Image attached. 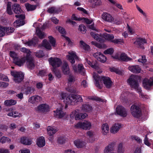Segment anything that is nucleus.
Wrapping results in <instances>:
<instances>
[{"label": "nucleus", "mask_w": 153, "mask_h": 153, "mask_svg": "<svg viewBox=\"0 0 153 153\" xmlns=\"http://www.w3.org/2000/svg\"><path fill=\"white\" fill-rule=\"evenodd\" d=\"M138 77L136 75H131L127 80L128 83L130 85L132 88H134L139 93L142 99L145 100L148 98V96L145 95L142 93L141 88L138 85L137 82Z\"/></svg>", "instance_id": "f257e3e1"}, {"label": "nucleus", "mask_w": 153, "mask_h": 153, "mask_svg": "<svg viewBox=\"0 0 153 153\" xmlns=\"http://www.w3.org/2000/svg\"><path fill=\"white\" fill-rule=\"evenodd\" d=\"M93 77L95 79V83L97 87L100 88V85L102 83V81L104 85L106 88H111L112 82L109 77L105 76L100 77L95 73H94Z\"/></svg>", "instance_id": "f03ea898"}, {"label": "nucleus", "mask_w": 153, "mask_h": 153, "mask_svg": "<svg viewBox=\"0 0 153 153\" xmlns=\"http://www.w3.org/2000/svg\"><path fill=\"white\" fill-rule=\"evenodd\" d=\"M74 94L68 95L64 93H60L58 96V98L59 100H63L64 102L66 104L65 105V108L67 107V105L71 104L73 105Z\"/></svg>", "instance_id": "7ed1b4c3"}, {"label": "nucleus", "mask_w": 153, "mask_h": 153, "mask_svg": "<svg viewBox=\"0 0 153 153\" xmlns=\"http://www.w3.org/2000/svg\"><path fill=\"white\" fill-rule=\"evenodd\" d=\"M48 61L52 67L51 70L53 72L55 71L56 68L59 67L62 63L60 59L56 57L50 58L48 59Z\"/></svg>", "instance_id": "20e7f679"}, {"label": "nucleus", "mask_w": 153, "mask_h": 153, "mask_svg": "<svg viewBox=\"0 0 153 153\" xmlns=\"http://www.w3.org/2000/svg\"><path fill=\"white\" fill-rule=\"evenodd\" d=\"M10 57L13 59L14 62L18 66H21L25 63V59L19 58L17 54L14 51H10Z\"/></svg>", "instance_id": "39448f33"}, {"label": "nucleus", "mask_w": 153, "mask_h": 153, "mask_svg": "<svg viewBox=\"0 0 153 153\" xmlns=\"http://www.w3.org/2000/svg\"><path fill=\"white\" fill-rule=\"evenodd\" d=\"M76 128H80L85 130H88L91 127V123L87 120H84L82 122L77 123L75 126Z\"/></svg>", "instance_id": "423d86ee"}, {"label": "nucleus", "mask_w": 153, "mask_h": 153, "mask_svg": "<svg viewBox=\"0 0 153 153\" xmlns=\"http://www.w3.org/2000/svg\"><path fill=\"white\" fill-rule=\"evenodd\" d=\"M11 74L14 77L13 80L16 83L20 82L23 79L24 75L22 72L13 71L11 72Z\"/></svg>", "instance_id": "0eeeda50"}, {"label": "nucleus", "mask_w": 153, "mask_h": 153, "mask_svg": "<svg viewBox=\"0 0 153 153\" xmlns=\"http://www.w3.org/2000/svg\"><path fill=\"white\" fill-rule=\"evenodd\" d=\"M131 111L132 115L136 118L139 117L141 115V112L138 105H133L131 108Z\"/></svg>", "instance_id": "6e6552de"}, {"label": "nucleus", "mask_w": 153, "mask_h": 153, "mask_svg": "<svg viewBox=\"0 0 153 153\" xmlns=\"http://www.w3.org/2000/svg\"><path fill=\"white\" fill-rule=\"evenodd\" d=\"M15 16L19 18V19L16 20L14 23L13 24L15 27H17L24 25V19L25 18V14L16 15Z\"/></svg>", "instance_id": "1a4fd4ad"}, {"label": "nucleus", "mask_w": 153, "mask_h": 153, "mask_svg": "<svg viewBox=\"0 0 153 153\" xmlns=\"http://www.w3.org/2000/svg\"><path fill=\"white\" fill-rule=\"evenodd\" d=\"M35 110L36 111L41 112H47L49 111L50 107L47 104H42L36 107L35 108Z\"/></svg>", "instance_id": "9d476101"}, {"label": "nucleus", "mask_w": 153, "mask_h": 153, "mask_svg": "<svg viewBox=\"0 0 153 153\" xmlns=\"http://www.w3.org/2000/svg\"><path fill=\"white\" fill-rule=\"evenodd\" d=\"M116 111L117 114L123 117H126L127 115V111L122 106H117L116 108Z\"/></svg>", "instance_id": "9b49d317"}, {"label": "nucleus", "mask_w": 153, "mask_h": 153, "mask_svg": "<svg viewBox=\"0 0 153 153\" xmlns=\"http://www.w3.org/2000/svg\"><path fill=\"white\" fill-rule=\"evenodd\" d=\"M68 53V55L66 56L67 59L72 64H73L75 62V59H78V57L74 51H70Z\"/></svg>", "instance_id": "f8f14e48"}, {"label": "nucleus", "mask_w": 153, "mask_h": 153, "mask_svg": "<svg viewBox=\"0 0 153 153\" xmlns=\"http://www.w3.org/2000/svg\"><path fill=\"white\" fill-rule=\"evenodd\" d=\"M143 85L145 89H149L153 85V78H150L149 79H145L143 81Z\"/></svg>", "instance_id": "ddd939ff"}, {"label": "nucleus", "mask_w": 153, "mask_h": 153, "mask_svg": "<svg viewBox=\"0 0 153 153\" xmlns=\"http://www.w3.org/2000/svg\"><path fill=\"white\" fill-rule=\"evenodd\" d=\"M147 41L145 39L141 37L138 38L136 41L134 42V44L137 47L143 48V45L144 44L146 43Z\"/></svg>", "instance_id": "4468645a"}, {"label": "nucleus", "mask_w": 153, "mask_h": 153, "mask_svg": "<svg viewBox=\"0 0 153 153\" xmlns=\"http://www.w3.org/2000/svg\"><path fill=\"white\" fill-rule=\"evenodd\" d=\"M94 56L101 62L104 63L106 61V57L100 52H97L94 53Z\"/></svg>", "instance_id": "2eb2a0df"}, {"label": "nucleus", "mask_w": 153, "mask_h": 153, "mask_svg": "<svg viewBox=\"0 0 153 153\" xmlns=\"http://www.w3.org/2000/svg\"><path fill=\"white\" fill-rule=\"evenodd\" d=\"M74 71L76 72H79L82 75H84L85 70L82 64H79L77 68L76 66L73 65Z\"/></svg>", "instance_id": "dca6fc26"}, {"label": "nucleus", "mask_w": 153, "mask_h": 153, "mask_svg": "<svg viewBox=\"0 0 153 153\" xmlns=\"http://www.w3.org/2000/svg\"><path fill=\"white\" fill-rule=\"evenodd\" d=\"M86 63L90 65L92 68L95 69L97 72L99 74L101 73L102 71L101 69L98 66L97 64L95 62H91L88 59H86Z\"/></svg>", "instance_id": "f3484780"}, {"label": "nucleus", "mask_w": 153, "mask_h": 153, "mask_svg": "<svg viewBox=\"0 0 153 153\" xmlns=\"http://www.w3.org/2000/svg\"><path fill=\"white\" fill-rule=\"evenodd\" d=\"M102 19L106 22H112L114 21V18L109 14L106 13H103L102 15Z\"/></svg>", "instance_id": "a211bd4d"}, {"label": "nucleus", "mask_w": 153, "mask_h": 153, "mask_svg": "<svg viewBox=\"0 0 153 153\" xmlns=\"http://www.w3.org/2000/svg\"><path fill=\"white\" fill-rule=\"evenodd\" d=\"M63 106L61 105L60 108H57L56 111H54V115L56 117L61 118L62 117L65 115V113L62 111Z\"/></svg>", "instance_id": "6ab92c4d"}, {"label": "nucleus", "mask_w": 153, "mask_h": 153, "mask_svg": "<svg viewBox=\"0 0 153 153\" xmlns=\"http://www.w3.org/2000/svg\"><path fill=\"white\" fill-rule=\"evenodd\" d=\"M114 143H112L109 144L105 148L104 153H116L113 152L115 149Z\"/></svg>", "instance_id": "aec40b11"}, {"label": "nucleus", "mask_w": 153, "mask_h": 153, "mask_svg": "<svg viewBox=\"0 0 153 153\" xmlns=\"http://www.w3.org/2000/svg\"><path fill=\"white\" fill-rule=\"evenodd\" d=\"M13 9L14 12L17 14V15L25 14L24 11L21 9L20 5L19 4H15L13 6Z\"/></svg>", "instance_id": "412c9836"}, {"label": "nucleus", "mask_w": 153, "mask_h": 153, "mask_svg": "<svg viewBox=\"0 0 153 153\" xmlns=\"http://www.w3.org/2000/svg\"><path fill=\"white\" fill-rule=\"evenodd\" d=\"M26 60L27 61L26 64L27 68L30 70L33 69L35 66L33 59L30 57Z\"/></svg>", "instance_id": "4be33fe9"}, {"label": "nucleus", "mask_w": 153, "mask_h": 153, "mask_svg": "<svg viewBox=\"0 0 153 153\" xmlns=\"http://www.w3.org/2000/svg\"><path fill=\"white\" fill-rule=\"evenodd\" d=\"M74 145L77 148H82L84 147L86 143L80 139H77L74 141Z\"/></svg>", "instance_id": "5701e85b"}, {"label": "nucleus", "mask_w": 153, "mask_h": 153, "mask_svg": "<svg viewBox=\"0 0 153 153\" xmlns=\"http://www.w3.org/2000/svg\"><path fill=\"white\" fill-rule=\"evenodd\" d=\"M41 97L38 95H35L30 97L28 102L32 104H35L41 100Z\"/></svg>", "instance_id": "b1692460"}, {"label": "nucleus", "mask_w": 153, "mask_h": 153, "mask_svg": "<svg viewBox=\"0 0 153 153\" xmlns=\"http://www.w3.org/2000/svg\"><path fill=\"white\" fill-rule=\"evenodd\" d=\"M20 50L21 52L23 53L25 55V56H24L23 57H21V58H25V62L26 59L30 57L31 54V52L29 50L24 47L21 48Z\"/></svg>", "instance_id": "393cba45"}, {"label": "nucleus", "mask_w": 153, "mask_h": 153, "mask_svg": "<svg viewBox=\"0 0 153 153\" xmlns=\"http://www.w3.org/2000/svg\"><path fill=\"white\" fill-rule=\"evenodd\" d=\"M36 144L39 147H42L45 146V141L44 137L41 136L38 138L36 140Z\"/></svg>", "instance_id": "a878e982"}, {"label": "nucleus", "mask_w": 153, "mask_h": 153, "mask_svg": "<svg viewBox=\"0 0 153 153\" xmlns=\"http://www.w3.org/2000/svg\"><path fill=\"white\" fill-rule=\"evenodd\" d=\"M8 111L11 112H9L7 115L9 116L12 117H13L16 118L17 117H20L22 116V114L17 111H13V109L11 108L8 109Z\"/></svg>", "instance_id": "bb28decb"}, {"label": "nucleus", "mask_w": 153, "mask_h": 153, "mask_svg": "<svg viewBox=\"0 0 153 153\" xmlns=\"http://www.w3.org/2000/svg\"><path fill=\"white\" fill-rule=\"evenodd\" d=\"M14 30L13 28L10 27H4L0 26V31H2L4 33L3 36L6 33L7 34L13 33Z\"/></svg>", "instance_id": "cd10ccee"}, {"label": "nucleus", "mask_w": 153, "mask_h": 153, "mask_svg": "<svg viewBox=\"0 0 153 153\" xmlns=\"http://www.w3.org/2000/svg\"><path fill=\"white\" fill-rule=\"evenodd\" d=\"M56 29L58 30L62 34V35L64 37L65 39L67 41L68 44L71 43V41L70 39L68 37L65 36L64 35L65 34V29L62 27H60L59 26L57 27H56Z\"/></svg>", "instance_id": "c85d7f7f"}, {"label": "nucleus", "mask_w": 153, "mask_h": 153, "mask_svg": "<svg viewBox=\"0 0 153 153\" xmlns=\"http://www.w3.org/2000/svg\"><path fill=\"white\" fill-rule=\"evenodd\" d=\"M121 127V125L119 123L115 124L113 125L110 129V132L112 133H117Z\"/></svg>", "instance_id": "c756f323"}, {"label": "nucleus", "mask_w": 153, "mask_h": 153, "mask_svg": "<svg viewBox=\"0 0 153 153\" xmlns=\"http://www.w3.org/2000/svg\"><path fill=\"white\" fill-rule=\"evenodd\" d=\"M129 70L134 73H138L140 71V68L137 65L130 66L128 68Z\"/></svg>", "instance_id": "7c9ffc66"}, {"label": "nucleus", "mask_w": 153, "mask_h": 153, "mask_svg": "<svg viewBox=\"0 0 153 153\" xmlns=\"http://www.w3.org/2000/svg\"><path fill=\"white\" fill-rule=\"evenodd\" d=\"M103 36L106 40L112 42H113L114 39V38L113 34H109L107 33H104Z\"/></svg>", "instance_id": "2f4dec72"}, {"label": "nucleus", "mask_w": 153, "mask_h": 153, "mask_svg": "<svg viewBox=\"0 0 153 153\" xmlns=\"http://www.w3.org/2000/svg\"><path fill=\"white\" fill-rule=\"evenodd\" d=\"M56 131L57 130L54 127L49 126L47 128V134L50 136H53Z\"/></svg>", "instance_id": "473e14b6"}, {"label": "nucleus", "mask_w": 153, "mask_h": 153, "mask_svg": "<svg viewBox=\"0 0 153 153\" xmlns=\"http://www.w3.org/2000/svg\"><path fill=\"white\" fill-rule=\"evenodd\" d=\"M62 71L65 74H69L70 73L69 68L68 64L64 62L62 67Z\"/></svg>", "instance_id": "72a5a7b5"}, {"label": "nucleus", "mask_w": 153, "mask_h": 153, "mask_svg": "<svg viewBox=\"0 0 153 153\" xmlns=\"http://www.w3.org/2000/svg\"><path fill=\"white\" fill-rule=\"evenodd\" d=\"M88 1L94 7L99 6L102 4L100 0H88Z\"/></svg>", "instance_id": "f704fd0d"}, {"label": "nucleus", "mask_w": 153, "mask_h": 153, "mask_svg": "<svg viewBox=\"0 0 153 153\" xmlns=\"http://www.w3.org/2000/svg\"><path fill=\"white\" fill-rule=\"evenodd\" d=\"M73 97V105H74L77 103L81 102L82 101V99L80 95H74Z\"/></svg>", "instance_id": "c9c22d12"}, {"label": "nucleus", "mask_w": 153, "mask_h": 153, "mask_svg": "<svg viewBox=\"0 0 153 153\" xmlns=\"http://www.w3.org/2000/svg\"><path fill=\"white\" fill-rule=\"evenodd\" d=\"M109 128L107 124H104L102 126V132L104 135L107 134L108 132Z\"/></svg>", "instance_id": "e433bc0d"}, {"label": "nucleus", "mask_w": 153, "mask_h": 153, "mask_svg": "<svg viewBox=\"0 0 153 153\" xmlns=\"http://www.w3.org/2000/svg\"><path fill=\"white\" fill-rule=\"evenodd\" d=\"M21 143L24 144L30 145L32 143V141L26 137H22L21 138Z\"/></svg>", "instance_id": "4c0bfd02"}, {"label": "nucleus", "mask_w": 153, "mask_h": 153, "mask_svg": "<svg viewBox=\"0 0 153 153\" xmlns=\"http://www.w3.org/2000/svg\"><path fill=\"white\" fill-rule=\"evenodd\" d=\"M120 59L123 61L127 62L131 60V58L127 56L125 53H122L120 55Z\"/></svg>", "instance_id": "58836bf2"}, {"label": "nucleus", "mask_w": 153, "mask_h": 153, "mask_svg": "<svg viewBox=\"0 0 153 153\" xmlns=\"http://www.w3.org/2000/svg\"><path fill=\"white\" fill-rule=\"evenodd\" d=\"M82 109L83 111L88 112L91 111L92 108L89 104L86 103L82 105Z\"/></svg>", "instance_id": "ea45409f"}, {"label": "nucleus", "mask_w": 153, "mask_h": 153, "mask_svg": "<svg viewBox=\"0 0 153 153\" xmlns=\"http://www.w3.org/2000/svg\"><path fill=\"white\" fill-rule=\"evenodd\" d=\"M4 103L7 106L14 105L16 103V101L13 100H7L5 101Z\"/></svg>", "instance_id": "a19ab883"}, {"label": "nucleus", "mask_w": 153, "mask_h": 153, "mask_svg": "<svg viewBox=\"0 0 153 153\" xmlns=\"http://www.w3.org/2000/svg\"><path fill=\"white\" fill-rule=\"evenodd\" d=\"M87 135L89 137L88 139L89 142L92 143L94 140V134L93 132L91 131H88Z\"/></svg>", "instance_id": "79ce46f5"}, {"label": "nucleus", "mask_w": 153, "mask_h": 153, "mask_svg": "<svg viewBox=\"0 0 153 153\" xmlns=\"http://www.w3.org/2000/svg\"><path fill=\"white\" fill-rule=\"evenodd\" d=\"M80 46L81 48L85 51H88L90 49L89 46L82 40L80 41Z\"/></svg>", "instance_id": "37998d69"}, {"label": "nucleus", "mask_w": 153, "mask_h": 153, "mask_svg": "<svg viewBox=\"0 0 153 153\" xmlns=\"http://www.w3.org/2000/svg\"><path fill=\"white\" fill-rule=\"evenodd\" d=\"M11 141L10 139L4 136L1 137L0 139V142L2 144H4L6 143H10Z\"/></svg>", "instance_id": "c03bdc74"}, {"label": "nucleus", "mask_w": 153, "mask_h": 153, "mask_svg": "<svg viewBox=\"0 0 153 153\" xmlns=\"http://www.w3.org/2000/svg\"><path fill=\"white\" fill-rule=\"evenodd\" d=\"M36 33L39 38L41 39L44 38L45 36L44 33L41 31L39 27H38L36 28Z\"/></svg>", "instance_id": "a18cd8bd"}, {"label": "nucleus", "mask_w": 153, "mask_h": 153, "mask_svg": "<svg viewBox=\"0 0 153 153\" xmlns=\"http://www.w3.org/2000/svg\"><path fill=\"white\" fill-rule=\"evenodd\" d=\"M136 8L138 11L145 18H146L147 16L146 13L137 5H136Z\"/></svg>", "instance_id": "49530a36"}, {"label": "nucleus", "mask_w": 153, "mask_h": 153, "mask_svg": "<svg viewBox=\"0 0 153 153\" xmlns=\"http://www.w3.org/2000/svg\"><path fill=\"white\" fill-rule=\"evenodd\" d=\"M38 42L37 39L36 37L33 38L32 40L30 41L27 43L28 46H34Z\"/></svg>", "instance_id": "de8ad7c7"}, {"label": "nucleus", "mask_w": 153, "mask_h": 153, "mask_svg": "<svg viewBox=\"0 0 153 153\" xmlns=\"http://www.w3.org/2000/svg\"><path fill=\"white\" fill-rule=\"evenodd\" d=\"M26 8L27 11H32L34 10L36 8V6L31 5L28 3H26L25 4Z\"/></svg>", "instance_id": "09e8293b"}, {"label": "nucleus", "mask_w": 153, "mask_h": 153, "mask_svg": "<svg viewBox=\"0 0 153 153\" xmlns=\"http://www.w3.org/2000/svg\"><path fill=\"white\" fill-rule=\"evenodd\" d=\"M42 45L47 49L51 50V49L50 45L48 42L47 40H44L42 41Z\"/></svg>", "instance_id": "8fccbe9b"}, {"label": "nucleus", "mask_w": 153, "mask_h": 153, "mask_svg": "<svg viewBox=\"0 0 153 153\" xmlns=\"http://www.w3.org/2000/svg\"><path fill=\"white\" fill-rule=\"evenodd\" d=\"M68 78V85L74 82L75 80V77L73 75L69 74Z\"/></svg>", "instance_id": "3c124183"}, {"label": "nucleus", "mask_w": 153, "mask_h": 153, "mask_svg": "<svg viewBox=\"0 0 153 153\" xmlns=\"http://www.w3.org/2000/svg\"><path fill=\"white\" fill-rule=\"evenodd\" d=\"M91 35L96 40L99 41H100L101 36L97 33L93 32H91Z\"/></svg>", "instance_id": "603ef678"}, {"label": "nucleus", "mask_w": 153, "mask_h": 153, "mask_svg": "<svg viewBox=\"0 0 153 153\" xmlns=\"http://www.w3.org/2000/svg\"><path fill=\"white\" fill-rule=\"evenodd\" d=\"M124 152V150L123 148V145L122 143H120L118 145L117 149V153H123Z\"/></svg>", "instance_id": "864d4df0"}, {"label": "nucleus", "mask_w": 153, "mask_h": 153, "mask_svg": "<svg viewBox=\"0 0 153 153\" xmlns=\"http://www.w3.org/2000/svg\"><path fill=\"white\" fill-rule=\"evenodd\" d=\"M88 115L86 114H81L76 115V120H79L82 119H84Z\"/></svg>", "instance_id": "5fc2aeb1"}, {"label": "nucleus", "mask_w": 153, "mask_h": 153, "mask_svg": "<svg viewBox=\"0 0 153 153\" xmlns=\"http://www.w3.org/2000/svg\"><path fill=\"white\" fill-rule=\"evenodd\" d=\"M79 30L83 34L85 33L86 31V27L82 25H79Z\"/></svg>", "instance_id": "6e6d98bb"}, {"label": "nucleus", "mask_w": 153, "mask_h": 153, "mask_svg": "<svg viewBox=\"0 0 153 153\" xmlns=\"http://www.w3.org/2000/svg\"><path fill=\"white\" fill-rule=\"evenodd\" d=\"M49 41L53 46L55 47V41L54 38L51 36H48Z\"/></svg>", "instance_id": "4d7b16f0"}, {"label": "nucleus", "mask_w": 153, "mask_h": 153, "mask_svg": "<svg viewBox=\"0 0 153 153\" xmlns=\"http://www.w3.org/2000/svg\"><path fill=\"white\" fill-rule=\"evenodd\" d=\"M112 43L115 44H121L123 43V39H114Z\"/></svg>", "instance_id": "13d9d810"}, {"label": "nucleus", "mask_w": 153, "mask_h": 153, "mask_svg": "<svg viewBox=\"0 0 153 153\" xmlns=\"http://www.w3.org/2000/svg\"><path fill=\"white\" fill-rule=\"evenodd\" d=\"M78 115V112L77 111L75 110L73 111L71 114H70V117L72 119L75 117L76 119V115Z\"/></svg>", "instance_id": "bf43d9fd"}, {"label": "nucleus", "mask_w": 153, "mask_h": 153, "mask_svg": "<svg viewBox=\"0 0 153 153\" xmlns=\"http://www.w3.org/2000/svg\"><path fill=\"white\" fill-rule=\"evenodd\" d=\"M114 49L112 48H110L105 51L104 52V54H111L114 52Z\"/></svg>", "instance_id": "052dcab7"}, {"label": "nucleus", "mask_w": 153, "mask_h": 153, "mask_svg": "<svg viewBox=\"0 0 153 153\" xmlns=\"http://www.w3.org/2000/svg\"><path fill=\"white\" fill-rule=\"evenodd\" d=\"M71 19L72 20H74L76 21H80L82 20V19L79 17L77 15L73 14L71 16Z\"/></svg>", "instance_id": "680f3d73"}, {"label": "nucleus", "mask_w": 153, "mask_h": 153, "mask_svg": "<svg viewBox=\"0 0 153 153\" xmlns=\"http://www.w3.org/2000/svg\"><path fill=\"white\" fill-rule=\"evenodd\" d=\"M65 138L63 137H59L58 139V143L60 144H62L65 143Z\"/></svg>", "instance_id": "e2e57ef3"}, {"label": "nucleus", "mask_w": 153, "mask_h": 153, "mask_svg": "<svg viewBox=\"0 0 153 153\" xmlns=\"http://www.w3.org/2000/svg\"><path fill=\"white\" fill-rule=\"evenodd\" d=\"M110 70L111 72H116L117 74H121L122 73L121 71L118 69L115 68H112L110 69Z\"/></svg>", "instance_id": "0e129e2a"}, {"label": "nucleus", "mask_w": 153, "mask_h": 153, "mask_svg": "<svg viewBox=\"0 0 153 153\" xmlns=\"http://www.w3.org/2000/svg\"><path fill=\"white\" fill-rule=\"evenodd\" d=\"M131 139L132 140H135L139 143H140L142 142V140L140 139L139 137L136 136H131Z\"/></svg>", "instance_id": "69168bd1"}, {"label": "nucleus", "mask_w": 153, "mask_h": 153, "mask_svg": "<svg viewBox=\"0 0 153 153\" xmlns=\"http://www.w3.org/2000/svg\"><path fill=\"white\" fill-rule=\"evenodd\" d=\"M35 55L36 57H41L43 56V53L42 51H40L35 53Z\"/></svg>", "instance_id": "338daca9"}, {"label": "nucleus", "mask_w": 153, "mask_h": 153, "mask_svg": "<svg viewBox=\"0 0 153 153\" xmlns=\"http://www.w3.org/2000/svg\"><path fill=\"white\" fill-rule=\"evenodd\" d=\"M46 73L45 70L40 71L39 73L37 74V75L39 76H45Z\"/></svg>", "instance_id": "774afa93"}]
</instances>
